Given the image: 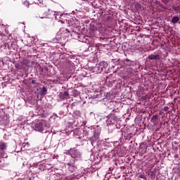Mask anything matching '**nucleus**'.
I'll return each mask as SVG.
<instances>
[{
  "label": "nucleus",
  "instance_id": "f8f14e48",
  "mask_svg": "<svg viewBox=\"0 0 180 180\" xmlns=\"http://www.w3.org/2000/svg\"><path fill=\"white\" fill-rule=\"evenodd\" d=\"M44 166L43 165H40L39 166V169H42L43 171H44V169L43 168Z\"/></svg>",
  "mask_w": 180,
  "mask_h": 180
},
{
  "label": "nucleus",
  "instance_id": "9d476101",
  "mask_svg": "<svg viewBox=\"0 0 180 180\" xmlns=\"http://www.w3.org/2000/svg\"><path fill=\"white\" fill-rule=\"evenodd\" d=\"M90 27H91V30H93V31L96 30V27H95L94 26V24H92V23L90 24Z\"/></svg>",
  "mask_w": 180,
  "mask_h": 180
},
{
  "label": "nucleus",
  "instance_id": "4468645a",
  "mask_svg": "<svg viewBox=\"0 0 180 180\" xmlns=\"http://www.w3.org/2000/svg\"><path fill=\"white\" fill-rule=\"evenodd\" d=\"M32 84H36V81L32 80Z\"/></svg>",
  "mask_w": 180,
  "mask_h": 180
},
{
  "label": "nucleus",
  "instance_id": "0eeeda50",
  "mask_svg": "<svg viewBox=\"0 0 180 180\" xmlns=\"http://www.w3.org/2000/svg\"><path fill=\"white\" fill-rule=\"evenodd\" d=\"M47 94V89L46 88V86H43L41 91L39 92V95H41V96H44V95H46Z\"/></svg>",
  "mask_w": 180,
  "mask_h": 180
},
{
  "label": "nucleus",
  "instance_id": "20e7f679",
  "mask_svg": "<svg viewBox=\"0 0 180 180\" xmlns=\"http://www.w3.org/2000/svg\"><path fill=\"white\" fill-rule=\"evenodd\" d=\"M70 96V94H68V91H65V92H60L59 94V98L60 101H64L65 99H68Z\"/></svg>",
  "mask_w": 180,
  "mask_h": 180
},
{
  "label": "nucleus",
  "instance_id": "7ed1b4c3",
  "mask_svg": "<svg viewBox=\"0 0 180 180\" xmlns=\"http://www.w3.org/2000/svg\"><path fill=\"white\" fill-rule=\"evenodd\" d=\"M70 153L72 158H79L81 157V153L77 149H70Z\"/></svg>",
  "mask_w": 180,
  "mask_h": 180
},
{
  "label": "nucleus",
  "instance_id": "f03ea898",
  "mask_svg": "<svg viewBox=\"0 0 180 180\" xmlns=\"http://www.w3.org/2000/svg\"><path fill=\"white\" fill-rule=\"evenodd\" d=\"M44 127H46V121H40L35 124L34 130L41 133V131H44Z\"/></svg>",
  "mask_w": 180,
  "mask_h": 180
},
{
  "label": "nucleus",
  "instance_id": "9b49d317",
  "mask_svg": "<svg viewBox=\"0 0 180 180\" xmlns=\"http://www.w3.org/2000/svg\"><path fill=\"white\" fill-rule=\"evenodd\" d=\"M163 110H164L165 112H168V110H169V108L165 106V107H164Z\"/></svg>",
  "mask_w": 180,
  "mask_h": 180
},
{
  "label": "nucleus",
  "instance_id": "ddd939ff",
  "mask_svg": "<svg viewBox=\"0 0 180 180\" xmlns=\"http://www.w3.org/2000/svg\"><path fill=\"white\" fill-rule=\"evenodd\" d=\"M135 8H136V9H140V8H141L140 4H135Z\"/></svg>",
  "mask_w": 180,
  "mask_h": 180
},
{
  "label": "nucleus",
  "instance_id": "6e6552de",
  "mask_svg": "<svg viewBox=\"0 0 180 180\" xmlns=\"http://www.w3.org/2000/svg\"><path fill=\"white\" fill-rule=\"evenodd\" d=\"M179 20V18L178 17H174L172 20V23H176Z\"/></svg>",
  "mask_w": 180,
  "mask_h": 180
},
{
  "label": "nucleus",
  "instance_id": "dca6fc26",
  "mask_svg": "<svg viewBox=\"0 0 180 180\" xmlns=\"http://www.w3.org/2000/svg\"><path fill=\"white\" fill-rule=\"evenodd\" d=\"M27 8H29V3L26 2Z\"/></svg>",
  "mask_w": 180,
  "mask_h": 180
},
{
  "label": "nucleus",
  "instance_id": "2eb2a0df",
  "mask_svg": "<svg viewBox=\"0 0 180 180\" xmlns=\"http://www.w3.org/2000/svg\"><path fill=\"white\" fill-rule=\"evenodd\" d=\"M164 112H160L159 115H162Z\"/></svg>",
  "mask_w": 180,
  "mask_h": 180
},
{
  "label": "nucleus",
  "instance_id": "39448f33",
  "mask_svg": "<svg viewBox=\"0 0 180 180\" xmlns=\"http://www.w3.org/2000/svg\"><path fill=\"white\" fill-rule=\"evenodd\" d=\"M68 169L71 171V172H74L75 171V160H73L72 162L68 163Z\"/></svg>",
  "mask_w": 180,
  "mask_h": 180
},
{
  "label": "nucleus",
  "instance_id": "1a4fd4ad",
  "mask_svg": "<svg viewBox=\"0 0 180 180\" xmlns=\"http://www.w3.org/2000/svg\"><path fill=\"white\" fill-rule=\"evenodd\" d=\"M158 119V115H153L151 118V122H155Z\"/></svg>",
  "mask_w": 180,
  "mask_h": 180
},
{
  "label": "nucleus",
  "instance_id": "f257e3e1",
  "mask_svg": "<svg viewBox=\"0 0 180 180\" xmlns=\"http://www.w3.org/2000/svg\"><path fill=\"white\" fill-rule=\"evenodd\" d=\"M7 148L8 145L6 144V143L0 141V157H1V158H6V157H8V155H6V153H5Z\"/></svg>",
  "mask_w": 180,
  "mask_h": 180
},
{
  "label": "nucleus",
  "instance_id": "423d86ee",
  "mask_svg": "<svg viewBox=\"0 0 180 180\" xmlns=\"http://www.w3.org/2000/svg\"><path fill=\"white\" fill-rule=\"evenodd\" d=\"M148 60H160V55H154V54H150L148 56Z\"/></svg>",
  "mask_w": 180,
  "mask_h": 180
}]
</instances>
